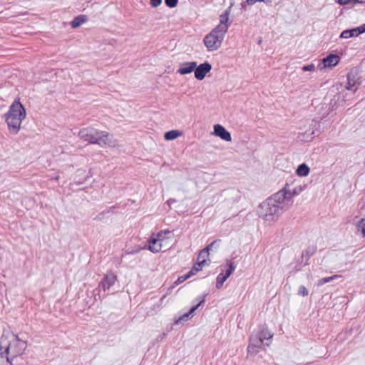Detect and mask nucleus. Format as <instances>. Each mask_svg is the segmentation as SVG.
I'll list each match as a JSON object with an SVG mask.
<instances>
[{"label":"nucleus","instance_id":"39","mask_svg":"<svg viewBox=\"0 0 365 365\" xmlns=\"http://www.w3.org/2000/svg\"><path fill=\"white\" fill-rule=\"evenodd\" d=\"M250 0H247V2H249Z\"/></svg>","mask_w":365,"mask_h":365},{"label":"nucleus","instance_id":"22","mask_svg":"<svg viewBox=\"0 0 365 365\" xmlns=\"http://www.w3.org/2000/svg\"><path fill=\"white\" fill-rule=\"evenodd\" d=\"M351 37L358 36L359 35L365 32V24L356 28L349 29Z\"/></svg>","mask_w":365,"mask_h":365},{"label":"nucleus","instance_id":"21","mask_svg":"<svg viewBox=\"0 0 365 365\" xmlns=\"http://www.w3.org/2000/svg\"><path fill=\"white\" fill-rule=\"evenodd\" d=\"M309 166L305 163H302L298 166L296 173L300 177H306L309 175Z\"/></svg>","mask_w":365,"mask_h":365},{"label":"nucleus","instance_id":"5","mask_svg":"<svg viewBox=\"0 0 365 365\" xmlns=\"http://www.w3.org/2000/svg\"><path fill=\"white\" fill-rule=\"evenodd\" d=\"M225 34L213 29L205 36L203 44L209 52H214L220 49L225 38Z\"/></svg>","mask_w":365,"mask_h":365},{"label":"nucleus","instance_id":"14","mask_svg":"<svg viewBox=\"0 0 365 365\" xmlns=\"http://www.w3.org/2000/svg\"><path fill=\"white\" fill-rule=\"evenodd\" d=\"M195 68L196 61L184 62L180 65L177 72L180 75H186L195 71Z\"/></svg>","mask_w":365,"mask_h":365},{"label":"nucleus","instance_id":"16","mask_svg":"<svg viewBox=\"0 0 365 365\" xmlns=\"http://www.w3.org/2000/svg\"><path fill=\"white\" fill-rule=\"evenodd\" d=\"M217 242V240L213 241L212 243L208 245L205 249L202 250L200 252L197 257L199 262L207 264V259L209 257V252Z\"/></svg>","mask_w":365,"mask_h":365},{"label":"nucleus","instance_id":"3","mask_svg":"<svg viewBox=\"0 0 365 365\" xmlns=\"http://www.w3.org/2000/svg\"><path fill=\"white\" fill-rule=\"evenodd\" d=\"M1 347L4 349V354L13 359L24 353L26 348V342L17 335L9 333L2 337Z\"/></svg>","mask_w":365,"mask_h":365},{"label":"nucleus","instance_id":"12","mask_svg":"<svg viewBox=\"0 0 365 365\" xmlns=\"http://www.w3.org/2000/svg\"><path fill=\"white\" fill-rule=\"evenodd\" d=\"M116 280V275L112 272H108L101 280L100 286L104 291H106L115 283Z\"/></svg>","mask_w":365,"mask_h":365},{"label":"nucleus","instance_id":"17","mask_svg":"<svg viewBox=\"0 0 365 365\" xmlns=\"http://www.w3.org/2000/svg\"><path fill=\"white\" fill-rule=\"evenodd\" d=\"M359 84H360V83L359 82V81H357L356 79V78L354 75H351V74L348 75L347 83L346 86V88L347 90L352 91L354 92H355L357 90Z\"/></svg>","mask_w":365,"mask_h":365},{"label":"nucleus","instance_id":"11","mask_svg":"<svg viewBox=\"0 0 365 365\" xmlns=\"http://www.w3.org/2000/svg\"><path fill=\"white\" fill-rule=\"evenodd\" d=\"M229 16H230V11L226 10L224 14H221L220 16V24L215 27L214 29L221 31L226 34L229 28Z\"/></svg>","mask_w":365,"mask_h":365},{"label":"nucleus","instance_id":"18","mask_svg":"<svg viewBox=\"0 0 365 365\" xmlns=\"http://www.w3.org/2000/svg\"><path fill=\"white\" fill-rule=\"evenodd\" d=\"M235 266L231 260H227L224 268L222 269V272L224 273V276L227 279L235 270Z\"/></svg>","mask_w":365,"mask_h":365},{"label":"nucleus","instance_id":"27","mask_svg":"<svg viewBox=\"0 0 365 365\" xmlns=\"http://www.w3.org/2000/svg\"><path fill=\"white\" fill-rule=\"evenodd\" d=\"M192 276H193V272H188L187 274H186L185 275H182V276L179 277L178 278V279L175 282L174 284H175V285H178V284L184 282L185 280H187Z\"/></svg>","mask_w":365,"mask_h":365},{"label":"nucleus","instance_id":"20","mask_svg":"<svg viewBox=\"0 0 365 365\" xmlns=\"http://www.w3.org/2000/svg\"><path fill=\"white\" fill-rule=\"evenodd\" d=\"M87 21V18L85 15H79L75 17L71 21V24L73 28H78L83 24Z\"/></svg>","mask_w":365,"mask_h":365},{"label":"nucleus","instance_id":"8","mask_svg":"<svg viewBox=\"0 0 365 365\" xmlns=\"http://www.w3.org/2000/svg\"><path fill=\"white\" fill-rule=\"evenodd\" d=\"M97 145L103 148H116L118 146V141L112 134L101 130Z\"/></svg>","mask_w":365,"mask_h":365},{"label":"nucleus","instance_id":"31","mask_svg":"<svg viewBox=\"0 0 365 365\" xmlns=\"http://www.w3.org/2000/svg\"><path fill=\"white\" fill-rule=\"evenodd\" d=\"M178 0H165V4L170 8L175 7L178 4Z\"/></svg>","mask_w":365,"mask_h":365},{"label":"nucleus","instance_id":"25","mask_svg":"<svg viewBox=\"0 0 365 365\" xmlns=\"http://www.w3.org/2000/svg\"><path fill=\"white\" fill-rule=\"evenodd\" d=\"M339 277L340 276H339V275L334 274V275H332L331 277L322 278V279H320L318 281L317 286L318 287H321V286H322L323 284H324L326 283L330 282L332 280L339 278Z\"/></svg>","mask_w":365,"mask_h":365},{"label":"nucleus","instance_id":"30","mask_svg":"<svg viewBox=\"0 0 365 365\" xmlns=\"http://www.w3.org/2000/svg\"><path fill=\"white\" fill-rule=\"evenodd\" d=\"M298 294L306 297L309 294V291L304 286L302 285L299 287Z\"/></svg>","mask_w":365,"mask_h":365},{"label":"nucleus","instance_id":"37","mask_svg":"<svg viewBox=\"0 0 365 365\" xmlns=\"http://www.w3.org/2000/svg\"><path fill=\"white\" fill-rule=\"evenodd\" d=\"M257 1H264V2H270L269 0H252V4L255 3V2H257Z\"/></svg>","mask_w":365,"mask_h":365},{"label":"nucleus","instance_id":"23","mask_svg":"<svg viewBox=\"0 0 365 365\" xmlns=\"http://www.w3.org/2000/svg\"><path fill=\"white\" fill-rule=\"evenodd\" d=\"M314 135H315V131L314 130H312L311 132L306 131V132H304L303 133H301L300 135H299V138L303 141L309 142V141H311L313 139Z\"/></svg>","mask_w":365,"mask_h":365},{"label":"nucleus","instance_id":"6","mask_svg":"<svg viewBox=\"0 0 365 365\" xmlns=\"http://www.w3.org/2000/svg\"><path fill=\"white\" fill-rule=\"evenodd\" d=\"M273 334L265 327H262L257 332L255 339H252V349L254 347L264 349L272 343Z\"/></svg>","mask_w":365,"mask_h":365},{"label":"nucleus","instance_id":"26","mask_svg":"<svg viewBox=\"0 0 365 365\" xmlns=\"http://www.w3.org/2000/svg\"><path fill=\"white\" fill-rule=\"evenodd\" d=\"M356 230L365 237V218L361 219L356 225Z\"/></svg>","mask_w":365,"mask_h":365},{"label":"nucleus","instance_id":"2","mask_svg":"<svg viewBox=\"0 0 365 365\" xmlns=\"http://www.w3.org/2000/svg\"><path fill=\"white\" fill-rule=\"evenodd\" d=\"M26 116V111L19 99L15 100L10 106L9 111L6 114V122L9 132L11 134H17L21 128L22 121Z\"/></svg>","mask_w":365,"mask_h":365},{"label":"nucleus","instance_id":"7","mask_svg":"<svg viewBox=\"0 0 365 365\" xmlns=\"http://www.w3.org/2000/svg\"><path fill=\"white\" fill-rule=\"evenodd\" d=\"M100 133L101 130L88 127L81 129L78 133V136L83 141L88 142L90 144L97 145Z\"/></svg>","mask_w":365,"mask_h":365},{"label":"nucleus","instance_id":"34","mask_svg":"<svg viewBox=\"0 0 365 365\" xmlns=\"http://www.w3.org/2000/svg\"><path fill=\"white\" fill-rule=\"evenodd\" d=\"M340 37L342 38H351L350 32L349 30H344L341 32Z\"/></svg>","mask_w":365,"mask_h":365},{"label":"nucleus","instance_id":"15","mask_svg":"<svg viewBox=\"0 0 365 365\" xmlns=\"http://www.w3.org/2000/svg\"><path fill=\"white\" fill-rule=\"evenodd\" d=\"M205 301V296H202L201 299H200V301L199 302V303L196 306H195L192 308H191L190 310L187 313L184 314L183 315H182L181 317H180L179 318H178L175 320V324H179L182 322H185V321H187L189 319H190L192 317L191 315L195 312V310L200 305L204 304Z\"/></svg>","mask_w":365,"mask_h":365},{"label":"nucleus","instance_id":"28","mask_svg":"<svg viewBox=\"0 0 365 365\" xmlns=\"http://www.w3.org/2000/svg\"><path fill=\"white\" fill-rule=\"evenodd\" d=\"M227 279L226 278V277L224 276V273L221 272L217 277L216 287L217 289L221 288V287Z\"/></svg>","mask_w":365,"mask_h":365},{"label":"nucleus","instance_id":"36","mask_svg":"<svg viewBox=\"0 0 365 365\" xmlns=\"http://www.w3.org/2000/svg\"><path fill=\"white\" fill-rule=\"evenodd\" d=\"M339 4L345 5L349 2V0H337L336 1Z\"/></svg>","mask_w":365,"mask_h":365},{"label":"nucleus","instance_id":"29","mask_svg":"<svg viewBox=\"0 0 365 365\" xmlns=\"http://www.w3.org/2000/svg\"><path fill=\"white\" fill-rule=\"evenodd\" d=\"M205 265V264L202 263L200 262H197V264H195L191 270L189 272H193V275L195 274L197 272L200 271L202 267Z\"/></svg>","mask_w":365,"mask_h":365},{"label":"nucleus","instance_id":"33","mask_svg":"<svg viewBox=\"0 0 365 365\" xmlns=\"http://www.w3.org/2000/svg\"><path fill=\"white\" fill-rule=\"evenodd\" d=\"M142 250H143V248H141L139 246H137V247H135L132 250L128 251L127 253L129 255H134V254H137V253L140 252Z\"/></svg>","mask_w":365,"mask_h":365},{"label":"nucleus","instance_id":"4","mask_svg":"<svg viewBox=\"0 0 365 365\" xmlns=\"http://www.w3.org/2000/svg\"><path fill=\"white\" fill-rule=\"evenodd\" d=\"M173 235L169 230H163L153 234L148 240V250L153 253H158L163 250H168L171 245Z\"/></svg>","mask_w":365,"mask_h":365},{"label":"nucleus","instance_id":"32","mask_svg":"<svg viewBox=\"0 0 365 365\" xmlns=\"http://www.w3.org/2000/svg\"><path fill=\"white\" fill-rule=\"evenodd\" d=\"M302 69L304 71H315V66L314 64L313 63H311V64H309V65H307V66H304Z\"/></svg>","mask_w":365,"mask_h":365},{"label":"nucleus","instance_id":"1","mask_svg":"<svg viewBox=\"0 0 365 365\" xmlns=\"http://www.w3.org/2000/svg\"><path fill=\"white\" fill-rule=\"evenodd\" d=\"M303 190L304 186L299 181L288 180L282 190L259 204L257 209V215L269 225L277 221L283 211L292 205L294 197Z\"/></svg>","mask_w":365,"mask_h":365},{"label":"nucleus","instance_id":"19","mask_svg":"<svg viewBox=\"0 0 365 365\" xmlns=\"http://www.w3.org/2000/svg\"><path fill=\"white\" fill-rule=\"evenodd\" d=\"M182 135V132L178 130H172L165 133V139L166 140H173Z\"/></svg>","mask_w":365,"mask_h":365},{"label":"nucleus","instance_id":"10","mask_svg":"<svg viewBox=\"0 0 365 365\" xmlns=\"http://www.w3.org/2000/svg\"><path fill=\"white\" fill-rule=\"evenodd\" d=\"M212 135L219 137L222 140L227 142H230L232 140L230 133L228 132L225 128L220 124L214 125Z\"/></svg>","mask_w":365,"mask_h":365},{"label":"nucleus","instance_id":"13","mask_svg":"<svg viewBox=\"0 0 365 365\" xmlns=\"http://www.w3.org/2000/svg\"><path fill=\"white\" fill-rule=\"evenodd\" d=\"M339 56L336 54H329L322 59V64L319 65L320 70L335 66L339 61Z\"/></svg>","mask_w":365,"mask_h":365},{"label":"nucleus","instance_id":"35","mask_svg":"<svg viewBox=\"0 0 365 365\" xmlns=\"http://www.w3.org/2000/svg\"><path fill=\"white\" fill-rule=\"evenodd\" d=\"M150 4L153 7H158L162 3V0H150Z\"/></svg>","mask_w":365,"mask_h":365},{"label":"nucleus","instance_id":"9","mask_svg":"<svg viewBox=\"0 0 365 365\" xmlns=\"http://www.w3.org/2000/svg\"><path fill=\"white\" fill-rule=\"evenodd\" d=\"M212 65L208 62L197 66L196 63V68H195V77L200 81L205 78V76L211 71Z\"/></svg>","mask_w":365,"mask_h":365},{"label":"nucleus","instance_id":"38","mask_svg":"<svg viewBox=\"0 0 365 365\" xmlns=\"http://www.w3.org/2000/svg\"><path fill=\"white\" fill-rule=\"evenodd\" d=\"M354 1H356V2H361L362 1L361 0H354Z\"/></svg>","mask_w":365,"mask_h":365},{"label":"nucleus","instance_id":"24","mask_svg":"<svg viewBox=\"0 0 365 365\" xmlns=\"http://www.w3.org/2000/svg\"><path fill=\"white\" fill-rule=\"evenodd\" d=\"M12 359L9 356L4 355L2 347L0 349V365H11V361Z\"/></svg>","mask_w":365,"mask_h":365}]
</instances>
